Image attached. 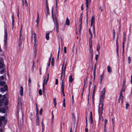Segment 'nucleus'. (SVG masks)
I'll return each instance as SVG.
<instances>
[{"instance_id":"28","label":"nucleus","mask_w":132,"mask_h":132,"mask_svg":"<svg viewBox=\"0 0 132 132\" xmlns=\"http://www.w3.org/2000/svg\"><path fill=\"white\" fill-rule=\"evenodd\" d=\"M0 112H2L3 113H4L6 112V110L4 108H2L1 109Z\"/></svg>"},{"instance_id":"34","label":"nucleus","mask_w":132,"mask_h":132,"mask_svg":"<svg viewBox=\"0 0 132 132\" xmlns=\"http://www.w3.org/2000/svg\"><path fill=\"white\" fill-rule=\"evenodd\" d=\"M5 84V82L4 81L0 82V85L1 86H3Z\"/></svg>"},{"instance_id":"5","label":"nucleus","mask_w":132,"mask_h":132,"mask_svg":"<svg viewBox=\"0 0 132 132\" xmlns=\"http://www.w3.org/2000/svg\"><path fill=\"white\" fill-rule=\"evenodd\" d=\"M123 99V95L122 92H120V95L118 101V103H120V101H121V103H122Z\"/></svg>"},{"instance_id":"42","label":"nucleus","mask_w":132,"mask_h":132,"mask_svg":"<svg viewBox=\"0 0 132 132\" xmlns=\"http://www.w3.org/2000/svg\"><path fill=\"white\" fill-rule=\"evenodd\" d=\"M124 44H122V54L124 55Z\"/></svg>"},{"instance_id":"11","label":"nucleus","mask_w":132,"mask_h":132,"mask_svg":"<svg viewBox=\"0 0 132 132\" xmlns=\"http://www.w3.org/2000/svg\"><path fill=\"white\" fill-rule=\"evenodd\" d=\"M5 119V117L4 116H2L0 118V126H1L2 125V121H4Z\"/></svg>"},{"instance_id":"47","label":"nucleus","mask_w":132,"mask_h":132,"mask_svg":"<svg viewBox=\"0 0 132 132\" xmlns=\"http://www.w3.org/2000/svg\"><path fill=\"white\" fill-rule=\"evenodd\" d=\"M38 93L39 95H40L42 94V90L41 89H39L38 91Z\"/></svg>"},{"instance_id":"57","label":"nucleus","mask_w":132,"mask_h":132,"mask_svg":"<svg viewBox=\"0 0 132 132\" xmlns=\"http://www.w3.org/2000/svg\"><path fill=\"white\" fill-rule=\"evenodd\" d=\"M31 79H30V78H29V80H28V82H29L28 84L29 85H30V82H31Z\"/></svg>"},{"instance_id":"33","label":"nucleus","mask_w":132,"mask_h":132,"mask_svg":"<svg viewBox=\"0 0 132 132\" xmlns=\"http://www.w3.org/2000/svg\"><path fill=\"white\" fill-rule=\"evenodd\" d=\"M97 51L98 52L99 50H100V45L99 43L98 44L97 46Z\"/></svg>"},{"instance_id":"27","label":"nucleus","mask_w":132,"mask_h":132,"mask_svg":"<svg viewBox=\"0 0 132 132\" xmlns=\"http://www.w3.org/2000/svg\"><path fill=\"white\" fill-rule=\"evenodd\" d=\"M47 12L46 13V16L49 14V9L47 5L46 6Z\"/></svg>"},{"instance_id":"59","label":"nucleus","mask_w":132,"mask_h":132,"mask_svg":"<svg viewBox=\"0 0 132 132\" xmlns=\"http://www.w3.org/2000/svg\"><path fill=\"white\" fill-rule=\"evenodd\" d=\"M81 28H82L81 26V28H80V26H79V33H80Z\"/></svg>"},{"instance_id":"62","label":"nucleus","mask_w":132,"mask_h":132,"mask_svg":"<svg viewBox=\"0 0 132 132\" xmlns=\"http://www.w3.org/2000/svg\"><path fill=\"white\" fill-rule=\"evenodd\" d=\"M51 64L53 66L54 65V62L53 61V60H52V62H51Z\"/></svg>"},{"instance_id":"2","label":"nucleus","mask_w":132,"mask_h":132,"mask_svg":"<svg viewBox=\"0 0 132 132\" xmlns=\"http://www.w3.org/2000/svg\"><path fill=\"white\" fill-rule=\"evenodd\" d=\"M52 18L53 19L54 22L55 23H56L55 25L56 26V32L58 33L59 32L58 23V21L57 19V18L55 16L54 17L53 8L52 9Z\"/></svg>"},{"instance_id":"41","label":"nucleus","mask_w":132,"mask_h":132,"mask_svg":"<svg viewBox=\"0 0 132 132\" xmlns=\"http://www.w3.org/2000/svg\"><path fill=\"white\" fill-rule=\"evenodd\" d=\"M3 88L4 89V90L5 91H7V87L6 85H5L4 86Z\"/></svg>"},{"instance_id":"17","label":"nucleus","mask_w":132,"mask_h":132,"mask_svg":"<svg viewBox=\"0 0 132 132\" xmlns=\"http://www.w3.org/2000/svg\"><path fill=\"white\" fill-rule=\"evenodd\" d=\"M36 125L37 126H39V118L38 117H37L36 119Z\"/></svg>"},{"instance_id":"29","label":"nucleus","mask_w":132,"mask_h":132,"mask_svg":"<svg viewBox=\"0 0 132 132\" xmlns=\"http://www.w3.org/2000/svg\"><path fill=\"white\" fill-rule=\"evenodd\" d=\"M88 4H89L88 3H86V12L87 15H88Z\"/></svg>"},{"instance_id":"18","label":"nucleus","mask_w":132,"mask_h":132,"mask_svg":"<svg viewBox=\"0 0 132 132\" xmlns=\"http://www.w3.org/2000/svg\"><path fill=\"white\" fill-rule=\"evenodd\" d=\"M20 94L21 96L23 94V88L22 86L20 88Z\"/></svg>"},{"instance_id":"26","label":"nucleus","mask_w":132,"mask_h":132,"mask_svg":"<svg viewBox=\"0 0 132 132\" xmlns=\"http://www.w3.org/2000/svg\"><path fill=\"white\" fill-rule=\"evenodd\" d=\"M9 100L7 99H6L5 100V102H4V101L3 102H4V104L5 105H7L8 103Z\"/></svg>"},{"instance_id":"25","label":"nucleus","mask_w":132,"mask_h":132,"mask_svg":"<svg viewBox=\"0 0 132 132\" xmlns=\"http://www.w3.org/2000/svg\"><path fill=\"white\" fill-rule=\"evenodd\" d=\"M65 23L67 25H69V21L68 18H67L66 19Z\"/></svg>"},{"instance_id":"13","label":"nucleus","mask_w":132,"mask_h":132,"mask_svg":"<svg viewBox=\"0 0 132 132\" xmlns=\"http://www.w3.org/2000/svg\"><path fill=\"white\" fill-rule=\"evenodd\" d=\"M39 72L40 74H42V73H45V72L46 71V70L45 69L44 70H43V69H41L40 67L39 68Z\"/></svg>"},{"instance_id":"54","label":"nucleus","mask_w":132,"mask_h":132,"mask_svg":"<svg viewBox=\"0 0 132 132\" xmlns=\"http://www.w3.org/2000/svg\"><path fill=\"white\" fill-rule=\"evenodd\" d=\"M108 122V120L106 119H105L104 124L106 125Z\"/></svg>"},{"instance_id":"52","label":"nucleus","mask_w":132,"mask_h":132,"mask_svg":"<svg viewBox=\"0 0 132 132\" xmlns=\"http://www.w3.org/2000/svg\"><path fill=\"white\" fill-rule=\"evenodd\" d=\"M0 91L2 92H4L5 91L4 90V89L3 88H1Z\"/></svg>"},{"instance_id":"60","label":"nucleus","mask_w":132,"mask_h":132,"mask_svg":"<svg viewBox=\"0 0 132 132\" xmlns=\"http://www.w3.org/2000/svg\"><path fill=\"white\" fill-rule=\"evenodd\" d=\"M25 5L26 6H27L28 4H27V1L26 0H25Z\"/></svg>"},{"instance_id":"63","label":"nucleus","mask_w":132,"mask_h":132,"mask_svg":"<svg viewBox=\"0 0 132 132\" xmlns=\"http://www.w3.org/2000/svg\"><path fill=\"white\" fill-rule=\"evenodd\" d=\"M92 38H89V42H92Z\"/></svg>"},{"instance_id":"56","label":"nucleus","mask_w":132,"mask_h":132,"mask_svg":"<svg viewBox=\"0 0 132 132\" xmlns=\"http://www.w3.org/2000/svg\"><path fill=\"white\" fill-rule=\"evenodd\" d=\"M90 50H93L92 49V45H89Z\"/></svg>"},{"instance_id":"10","label":"nucleus","mask_w":132,"mask_h":132,"mask_svg":"<svg viewBox=\"0 0 132 132\" xmlns=\"http://www.w3.org/2000/svg\"><path fill=\"white\" fill-rule=\"evenodd\" d=\"M126 40V35L125 32H123V43L122 44H124L125 43V42Z\"/></svg>"},{"instance_id":"37","label":"nucleus","mask_w":132,"mask_h":132,"mask_svg":"<svg viewBox=\"0 0 132 132\" xmlns=\"http://www.w3.org/2000/svg\"><path fill=\"white\" fill-rule=\"evenodd\" d=\"M46 39L47 40H48L49 39V33H47L46 34Z\"/></svg>"},{"instance_id":"39","label":"nucleus","mask_w":132,"mask_h":132,"mask_svg":"<svg viewBox=\"0 0 132 132\" xmlns=\"http://www.w3.org/2000/svg\"><path fill=\"white\" fill-rule=\"evenodd\" d=\"M34 46L33 48L35 50V51H36V42H35V43H34Z\"/></svg>"},{"instance_id":"32","label":"nucleus","mask_w":132,"mask_h":132,"mask_svg":"<svg viewBox=\"0 0 132 132\" xmlns=\"http://www.w3.org/2000/svg\"><path fill=\"white\" fill-rule=\"evenodd\" d=\"M107 70L110 73L112 71V70L110 66H108L107 67Z\"/></svg>"},{"instance_id":"6","label":"nucleus","mask_w":132,"mask_h":132,"mask_svg":"<svg viewBox=\"0 0 132 132\" xmlns=\"http://www.w3.org/2000/svg\"><path fill=\"white\" fill-rule=\"evenodd\" d=\"M65 61H64L63 62V64L62 66V72L61 74H65V71L66 70V65H65L64 66V64Z\"/></svg>"},{"instance_id":"8","label":"nucleus","mask_w":132,"mask_h":132,"mask_svg":"<svg viewBox=\"0 0 132 132\" xmlns=\"http://www.w3.org/2000/svg\"><path fill=\"white\" fill-rule=\"evenodd\" d=\"M36 35L35 33H34V34L32 33V36H31V41H32L33 40H34L35 42H36Z\"/></svg>"},{"instance_id":"49","label":"nucleus","mask_w":132,"mask_h":132,"mask_svg":"<svg viewBox=\"0 0 132 132\" xmlns=\"http://www.w3.org/2000/svg\"><path fill=\"white\" fill-rule=\"evenodd\" d=\"M72 116L73 119H75V114L73 113H72Z\"/></svg>"},{"instance_id":"35","label":"nucleus","mask_w":132,"mask_h":132,"mask_svg":"<svg viewBox=\"0 0 132 132\" xmlns=\"http://www.w3.org/2000/svg\"><path fill=\"white\" fill-rule=\"evenodd\" d=\"M5 69H3L1 70H0V73L1 74H3L5 73Z\"/></svg>"},{"instance_id":"55","label":"nucleus","mask_w":132,"mask_h":132,"mask_svg":"<svg viewBox=\"0 0 132 132\" xmlns=\"http://www.w3.org/2000/svg\"><path fill=\"white\" fill-rule=\"evenodd\" d=\"M58 84V79H56L55 80V84L56 85H57Z\"/></svg>"},{"instance_id":"48","label":"nucleus","mask_w":132,"mask_h":132,"mask_svg":"<svg viewBox=\"0 0 132 132\" xmlns=\"http://www.w3.org/2000/svg\"><path fill=\"white\" fill-rule=\"evenodd\" d=\"M93 32L94 33V34H95V29L94 24L93 25Z\"/></svg>"},{"instance_id":"16","label":"nucleus","mask_w":132,"mask_h":132,"mask_svg":"<svg viewBox=\"0 0 132 132\" xmlns=\"http://www.w3.org/2000/svg\"><path fill=\"white\" fill-rule=\"evenodd\" d=\"M4 98H3L2 99L0 100V103H3L5 101V99H6V97L5 94L3 95Z\"/></svg>"},{"instance_id":"38","label":"nucleus","mask_w":132,"mask_h":132,"mask_svg":"<svg viewBox=\"0 0 132 132\" xmlns=\"http://www.w3.org/2000/svg\"><path fill=\"white\" fill-rule=\"evenodd\" d=\"M56 98H54V99H53V102L54 103V105L55 107H56Z\"/></svg>"},{"instance_id":"44","label":"nucleus","mask_w":132,"mask_h":132,"mask_svg":"<svg viewBox=\"0 0 132 132\" xmlns=\"http://www.w3.org/2000/svg\"><path fill=\"white\" fill-rule=\"evenodd\" d=\"M105 89L104 88L103 89L102 91V94H105Z\"/></svg>"},{"instance_id":"7","label":"nucleus","mask_w":132,"mask_h":132,"mask_svg":"<svg viewBox=\"0 0 132 132\" xmlns=\"http://www.w3.org/2000/svg\"><path fill=\"white\" fill-rule=\"evenodd\" d=\"M7 34L6 31H5L4 34V44L5 46H6L7 43Z\"/></svg>"},{"instance_id":"19","label":"nucleus","mask_w":132,"mask_h":132,"mask_svg":"<svg viewBox=\"0 0 132 132\" xmlns=\"http://www.w3.org/2000/svg\"><path fill=\"white\" fill-rule=\"evenodd\" d=\"M94 18L95 17L94 16H92L91 20V23H94V24L95 23Z\"/></svg>"},{"instance_id":"46","label":"nucleus","mask_w":132,"mask_h":132,"mask_svg":"<svg viewBox=\"0 0 132 132\" xmlns=\"http://www.w3.org/2000/svg\"><path fill=\"white\" fill-rule=\"evenodd\" d=\"M86 3H88L89 5L91 2V0H85Z\"/></svg>"},{"instance_id":"43","label":"nucleus","mask_w":132,"mask_h":132,"mask_svg":"<svg viewBox=\"0 0 132 132\" xmlns=\"http://www.w3.org/2000/svg\"><path fill=\"white\" fill-rule=\"evenodd\" d=\"M128 61L129 63H131V57L130 56H129L128 58Z\"/></svg>"},{"instance_id":"40","label":"nucleus","mask_w":132,"mask_h":132,"mask_svg":"<svg viewBox=\"0 0 132 132\" xmlns=\"http://www.w3.org/2000/svg\"><path fill=\"white\" fill-rule=\"evenodd\" d=\"M79 23H80V24L79 25V26H80V27L81 28V25L82 24V20H79Z\"/></svg>"},{"instance_id":"14","label":"nucleus","mask_w":132,"mask_h":132,"mask_svg":"<svg viewBox=\"0 0 132 132\" xmlns=\"http://www.w3.org/2000/svg\"><path fill=\"white\" fill-rule=\"evenodd\" d=\"M125 85H124L123 84H122V89L121 91V92L122 93V92H125V89L126 87L125 86Z\"/></svg>"},{"instance_id":"51","label":"nucleus","mask_w":132,"mask_h":132,"mask_svg":"<svg viewBox=\"0 0 132 132\" xmlns=\"http://www.w3.org/2000/svg\"><path fill=\"white\" fill-rule=\"evenodd\" d=\"M116 42V43L117 46H119V44L118 42V38L117 39Z\"/></svg>"},{"instance_id":"23","label":"nucleus","mask_w":132,"mask_h":132,"mask_svg":"<svg viewBox=\"0 0 132 132\" xmlns=\"http://www.w3.org/2000/svg\"><path fill=\"white\" fill-rule=\"evenodd\" d=\"M90 119L91 120V123L92 124L93 123V119L92 118V112H90Z\"/></svg>"},{"instance_id":"3","label":"nucleus","mask_w":132,"mask_h":132,"mask_svg":"<svg viewBox=\"0 0 132 132\" xmlns=\"http://www.w3.org/2000/svg\"><path fill=\"white\" fill-rule=\"evenodd\" d=\"M43 78L44 79L43 82V88L42 90L43 91V93L44 94L45 92V89H44V85L45 84L46 85L47 84V82L49 78V75H47V76H43Z\"/></svg>"},{"instance_id":"20","label":"nucleus","mask_w":132,"mask_h":132,"mask_svg":"<svg viewBox=\"0 0 132 132\" xmlns=\"http://www.w3.org/2000/svg\"><path fill=\"white\" fill-rule=\"evenodd\" d=\"M72 76L71 75L69 77V82L71 83L73 80V78L72 77Z\"/></svg>"},{"instance_id":"4","label":"nucleus","mask_w":132,"mask_h":132,"mask_svg":"<svg viewBox=\"0 0 132 132\" xmlns=\"http://www.w3.org/2000/svg\"><path fill=\"white\" fill-rule=\"evenodd\" d=\"M22 26L21 25V28L20 30V33H19V42L18 43V46L19 48L20 49V48L21 47V45L22 43V40L23 39V37L22 36Z\"/></svg>"},{"instance_id":"1","label":"nucleus","mask_w":132,"mask_h":132,"mask_svg":"<svg viewBox=\"0 0 132 132\" xmlns=\"http://www.w3.org/2000/svg\"><path fill=\"white\" fill-rule=\"evenodd\" d=\"M105 97V94H102L100 98V103L98 109V114L99 115V119H101V117H102V114L103 110V99Z\"/></svg>"},{"instance_id":"36","label":"nucleus","mask_w":132,"mask_h":132,"mask_svg":"<svg viewBox=\"0 0 132 132\" xmlns=\"http://www.w3.org/2000/svg\"><path fill=\"white\" fill-rule=\"evenodd\" d=\"M52 121H51V123H52L53 122V120L54 119V116L53 114V111L52 112Z\"/></svg>"},{"instance_id":"45","label":"nucleus","mask_w":132,"mask_h":132,"mask_svg":"<svg viewBox=\"0 0 132 132\" xmlns=\"http://www.w3.org/2000/svg\"><path fill=\"white\" fill-rule=\"evenodd\" d=\"M60 46H59V50H58V53H57V57L58 59L59 57V52H60Z\"/></svg>"},{"instance_id":"21","label":"nucleus","mask_w":132,"mask_h":132,"mask_svg":"<svg viewBox=\"0 0 132 132\" xmlns=\"http://www.w3.org/2000/svg\"><path fill=\"white\" fill-rule=\"evenodd\" d=\"M12 29H13L14 25V16L13 15L12 16Z\"/></svg>"},{"instance_id":"30","label":"nucleus","mask_w":132,"mask_h":132,"mask_svg":"<svg viewBox=\"0 0 132 132\" xmlns=\"http://www.w3.org/2000/svg\"><path fill=\"white\" fill-rule=\"evenodd\" d=\"M104 78V76L103 75H101L100 76V84H101L103 79Z\"/></svg>"},{"instance_id":"22","label":"nucleus","mask_w":132,"mask_h":132,"mask_svg":"<svg viewBox=\"0 0 132 132\" xmlns=\"http://www.w3.org/2000/svg\"><path fill=\"white\" fill-rule=\"evenodd\" d=\"M39 17L38 13H37V19L36 20V22L37 23V26H38V24L39 23Z\"/></svg>"},{"instance_id":"9","label":"nucleus","mask_w":132,"mask_h":132,"mask_svg":"<svg viewBox=\"0 0 132 132\" xmlns=\"http://www.w3.org/2000/svg\"><path fill=\"white\" fill-rule=\"evenodd\" d=\"M4 63L3 61V59L2 58L0 59V69L2 68L3 67Z\"/></svg>"},{"instance_id":"24","label":"nucleus","mask_w":132,"mask_h":132,"mask_svg":"<svg viewBox=\"0 0 132 132\" xmlns=\"http://www.w3.org/2000/svg\"><path fill=\"white\" fill-rule=\"evenodd\" d=\"M85 79H84V87H83V88L82 90V93H81V96H82V95H83V93H84V87H85Z\"/></svg>"},{"instance_id":"31","label":"nucleus","mask_w":132,"mask_h":132,"mask_svg":"<svg viewBox=\"0 0 132 132\" xmlns=\"http://www.w3.org/2000/svg\"><path fill=\"white\" fill-rule=\"evenodd\" d=\"M64 86L63 84V80H62V86L61 87V90H62V91H64Z\"/></svg>"},{"instance_id":"50","label":"nucleus","mask_w":132,"mask_h":132,"mask_svg":"<svg viewBox=\"0 0 132 132\" xmlns=\"http://www.w3.org/2000/svg\"><path fill=\"white\" fill-rule=\"evenodd\" d=\"M129 106V104L128 103L126 104V109H127Z\"/></svg>"},{"instance_id":"53","label":"nucleus","mask_w":132,"mask_h":132,"mask_svg":"<svg viewBox=\"0 0 132 132\" xmlns=\"http://www.w3.org/2000/svg\"><path fill=\"white\" fill-rule=\"evenodd\" d=\"M67 48L66 47H64V52L65 53H66L67 52Z\"/></svg>"},{"instance_id":"64","label":"nucleus","mask_w":132,"mask_h":132,"mask_svg":"<svg viewBox=\"0 0 132 132\" xmlns=\"http://www.w3.org/2000/svg\"><path fill=\"white\" fill-rule=\"evenodd\" d=\"M119 46H117V49L116 50V51L117 53H118L119 51Z\"/></svg>"},{"instance_id":"15","label":"nucleus","mask_w":132,"mask_h":132,"mask_svg":"<svg viewBox=\"0 0 132 132\" xmlns=\"http://www.w3.org/2000/svg\"><path fill=\"white\" fill-rule=\"evenodd\" d=\"M89 53L90 55V58L92 59L93 58V50H89Z\"/></svg>"},{"instance_id":"61","label":"nucleus","mask_w":132,"mask_h":132,"mask_svg":"<svg viewBox=\"0 0 132 132\" xmlns=\"http://www.w3.org/2000/svg\"><path fill=\"white\" fill-rule=\"evenodd\" d=\"M90 34V37L89 38H92L93 37V35L92 32H90L89 33Z\"/></svg>"},{"instance_id":"12","label":"nucleus","mask_w":132,"mask_h":132,"mask_svg":"<svg viewBox=\"0 0 132 132\" xmlns=\"http://www.w3.org/2000/svg\"><path fill=\"white\" fill-rule=\"evenodd\" d=\"M18 105L19 108H20V109H21V105L22 103L20 99L19 98L18 99Z\"/></svg>"},{"instance_id":"58","label":"nucleus","mask_w":132,"mask_h":132,"mask_svg":"<svg viewBox=\"0 0 132 132\" xmlns=\"http://www.w3.org/2000/svg\"><path fill=\"white\" fill-rule=\"evenodd\" d=\"M43 111V110L42 109H41L39 111V113L40 114H42V112Z\"/></svg>"}]
</instances>
